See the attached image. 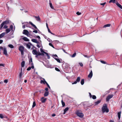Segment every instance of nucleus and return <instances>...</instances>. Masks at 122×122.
<instances>
[{"label":"nucleus","instance_id":"nucleus-1","mask_svg":"<svg viewBox=\"0 0 122 122\" xmlns=\"http://www.w3.org/2000/svg\"><path fill=\"white\" fill-rule=\"evenodd\" d=\"M102 111L103 113H104L105 112L107 113L109 112V109L107 108V105L106 104H103L102 108Z\"/></svg>","mask_w":122,"mask_h":122},{"label":"nucleus","instance_id":"nucleus-2","mask_svg":"<svg viewBox=\"0 0 122 122\" xmlns=\"http://www.w3.org/2000/svg\"><path fill=\"white\" fill-rule=\"evenodd\" d=\"M10 22V21L8 20H6L3 22L0 25V29H1L4 25L9 24Z\"/></svg>","mask_w":122,"mask_h":122},{"label":"nucleus","instance_id":"nucleus-3","mask_svg":"<svg viewBox=\"0 0 122 122\" xmlns=\"http://www.w3.org/2000/svg\"><path fill=\"white\" fill-rule=\"evenodd\" d=\"M77 115L81 118H82L84 116V115L83 113L79 112L78 111H77L76 112Z\"/></svg>","mask_w":122,"mask_h":122},{"label":"nucleus","instance_id":"nucleus-4","mask_svg":"<svg viewBox=\"0 0 122 122\" xmlns=\"http://www.w3.org/2000/svg\"><path fill=\"white\" fill-rule=\"evenodd\" d=\"M23 33L24 34L27 35V36H28V35L29 34V32L27 30H24L23 31Z\"/></svg>","mask_w":122,"mask_h":122},{"label":"nucleus","instance_id":"nucleus-5","mask_svg":"<svg viewBox=\"0 0 122 122\" xmlns=\"http://www.w3.org/2000/svg\"><path fill=\"white\" fill-rule=\"evenodd\" d=\"M113 95L112 94L109 95L106 98V101L107 102L109 101V99L112 98L113 97Z\"/></svg>","mask_w":122,"mask_h":122},{"label":"nucleus","instance_id":"nucleus-6","mask_svg":"<svg viewBox=\"0 0 122 122\" xmlns=\"http://www.w3.org/2000/svg\"><path fill=\"white\" fill-rule=\"evenodd\" d=\"M33 54L36 55V57H37L38 56V52H37L36 50H33L32 51Z\"/></svg>","mask_w":122,"mask_h":122},{"label":"nucleus","instance_id":"nucleus-7","mask_svg":"<svg viewBox=\"0 0 122 122\" xmlns=\"http://www.w3.org/2000/svg\"><path fill=\"white\" fill-rule=\"evenodd\" d=\"M22 68H21L20 70V73L19 74V77L20 79V81H21V78L22 77Z\"/></svg>","mask_w":122,"mask_h":122},{"label":"nucleus","instance_id":"nucleus-8","mask_svg":"<svg viewBox=\"0 0 122 122\" xmlns=\"http://www.w3.org/2000/svg\"><path fill=\"white\" fill-rule=\"evenodd\" d=\"M28 58L29 59V61L30 63V64L31 63V65H33L32 61V58L30 57H28Z\"/></svg>","mask_w":122,"mask_h":122},{"label":"nucleus","instance_id":"nucleus-9","mask_svg":"<svg viewBox=\"0 0 122 122\" xmlns=\"http://www.w3.org/2000/svg\"><path fill=\"white\" fill-rule=\"evenodd\" d=\"M24 47L23 46H19V50L20 51H24Z\"/></svg>","mask_w":122,"mask_h":122},{"label":"nucleus","instance_id":"nucleus-10","mask_svg":"<svg viewBox=\"0 0 122 122\" xmlns=\"http://www.w3.org/2000/svg\"><path fill=\"white\" fill-rule=\"evenodd\" d=\"M30 46H32V44L30 43L29 42L28 43V44H26V47L28 48V49H30Z\"/></svg>","mask_w":122,"mask_h":122},{"label":"nucleus","instance_id":"nucleus-11","mask_svg":"<svg viewBox=\"0 0 122 122\" xmlns=\"http://www.w3.org/2000/svg\"><path fill=\"white\" fill-rule=\"evenodd\" d=\"M92 70H91L90 73L88 75V78H91L92 76Z\"/></svg>","mask_w":122,"mask_h":122},{"label":"nucleus","instance_id":"nucleus-12","mask_svg":"<svg viewBox=\"0 0 122 122\" xmlns=\"http://www.w3.org/2000/svg\"><path fill=\"white\" fill-rule=\"evenodd\" d=\"M46 98H45L44 97H42L41 99V100L42 103L45 102L46 101Z\"/></svg>","mask_w":122,"mask_h":122},{"label":"nucleus","instance_id":"nucleus-13","mask_svg":"<svg viewBox=\"0 0 122 122\" xmlns=\"http://www.w3.org/2000/svg\"><path fill=\"white\" fill-rule=\"evenodd\" d=\"M43 79L44 80H41L40 82L41 84L43 83L44 84H46L47 82L43 78Z\"/></svg>","mask_w":122,"mask_h":122},{"label":"nucleus","instance_id":"nucleus-14","mask_svg":"<svg viewBox=\"0 0 122 122\" xmlns=\"http://www.w3.org/2000/svg\"><path fill=\"white\" fill-rule=\"evenodd\" d=\"M29 23L35 29H36L37 28L35 25H34L30 21L29 22Z\"/></svg>","mask_w":122,"mask_h":122},{"label":"nucleus","instance_id":"nucleus-15","mask_svg":"<svg viewBox=\"0 0 122 122\" xmlns=\"http://www.w3.org/2000/svg\"><path fill=\"white\" fill-rule=\"evenodd\" d=\"M31 67H28L27 69V70L29 71L31 69V68L33 69L34 68V66L33 65H31Z\"/></svg>","mask_w":122,"mask_h":122},{"label":"nucleus","instance_id":"nucleus-16","mask_svg":"<svg viewBox=\"0 0 122 122\" xmlns=\"http://www.w3.org/2000/svg\"><path fill=\"white\" fill-rule=\"evenodd\" d=\"M5 32H3L0 34V39L3 37L5 35Z\"/></svg>","mask_w":122,"mask_h":122},{"label":"nucleus","instance_id":"nucleus-17","mask_svg":"<svg viewBox=\"0 0 122 122\" xmlns=\"http://www.w3.org/2000/svg\"><path fill=\"white\" fill-rule=\"evenodd\" d=\"M31 40L33 42H34L36 43L37 44L38 43V41L36 39H31Z\"/></svg>","mask_w":122,"mask_h":122},{"label":"nucleus","instance_id":"nucleus-18","mask_svg":"<svg viewBox=\"0 0 122 122\" xmlns=\"http://www.w3.org/2000/svg\"><path fill=\"white\" fill-rule=\"evenodd\" d=\"M116 4L121 9H122V6L118 2L116 3Z\"/></svg>","mask_w":122,"mask_h":122},{"label":"nucleus","instance_id":"nucleus-19","mask_svg":"<svg viewBox=\"0 0 122 122\" xmlns=\"http://www.w3.org/2000/svg\"><path fill=\"white\" fill-rule=\"evenodd\" d=\"M23 39L24 41H29V39L26 37H24L22 38Z\"/></svg>","mask_w":122,"mask_h":122},{"label":"nucleus","instance_id":"nucleus-20","mask_svg":"<svg viewBox=\"0 0 122 122\" xmlns=\"http://www.w3.org/2000/svg\"><path fill=\"white\" fill-rule=\"evenodd\" d=\"M121 112H118L117 113L118 117V118L119 120H120L121 117Z\"/></svg>","mask_w":122,"mask_h":122},{"label":"nucleus","instance_id":"nucleus-21","mask_svg":"<svg viewBox=\"0 0 122 122\" xmlns=\"http://www.w3.org/2000/svg\"><path fill=\"white\" fill-rule=\"evenodd\" d=\"M101 100H99L95 102L94 103L95 105H97L98 104L100 103L101 102Z\"/></svg>","mask_w":122,"mask_h":122},{"label":"nucleus","instance_id":"nucleus-22","mask_svg":"<svg viewBox=\"0 0 122 122\" xmlns=\"http://www.w3.org/2000/svg\"><path fill=\"white\" fill-rule=\"evenodd\" d=\"M25 62L24 61H22L21 63V66L22 67H23L25 66Z\"/></svg>","mask_w":122,"mask_h":122},{"label":"nucleus","instance_id":"nucleus-23","mask_svg":"<svg viewBox=\"0 0 122 122\" xmlns=\"http://www.w3.org/2000/svg\"><path fill=\"white\" fill-rule=\"evenodd\" d=\"M48 92H45L44 94L45 97H46L49 94Z\"/></svg>","mask_w":122,"mask_h":122},{"label":"nucleus","instance_id":"nucleus-24","mask_svg":"<svg viewBox=\"0 0 122 122\" xmlns=\"http://www.w3.org/2000/svg\"><path fill=\"white\" fill-rule=\"evenodd\" d=\"M10 31V28H7L5 30L6 33H9Z\"/></svg>","mask_w":122,"mask_h":122},{"label":"nucleus","instance_id":"nucleus-25","mask_svg":"<svg viewBox=\"0 0 122 122\" xmlns=\"http://www.w3.org/2000/svg\"><path fill=\"white\" fill-rule=\"evenodd\" d=\"M69 109V108L68 107H67L64 110V112L63 113V114H65L66 113V112Z\"/></svg>","mask_w":122,"mask_h":122},{"label":"nucleus","instance_id":"nucleus-26","mask_svg":"<svg viewBox=\"0 0 122 122\" xmlns=\"http://www.w3.org/2000/svg\"><path fill=\"white\" fill-rule=\"evenodd\" d=\"M10 29L13 32L14 31L13 30V26L12 25H11L10 26Z\"/></svg>","mask_w":122,"mask_h":122},{"label":"nucleus","instance_id":"nucleus-27","mask_svg":"<svg viewBox=\"0 0 122 122\" xmlns=\"http://www.w3.org/2000/svg\"><path fill=\"white\" fill-rule=\"evenodd\" d=\"M111 24H108L104 25L103 27H110V26Z\"/></svg>","mask_w":122,"mask_h":122},{"label":"nucleus","instance_id":"nucleus-28","mask_svg":"<svg viewBox=\"0 0 122 122\" xmlns=\"http://www.w3.org/2000/svg\"><path fill=\"white\" fill-rule=\"evenodd\" d=\"M53 57L58 62L61 63V62L60 60L57 58H56V57Z\"/></svg>","mask_w":122,"mask_h":122},{"label":"nucleus","instance_id":"nucleus-29","mask_svg":"<svg viewBox=\"0 0 122 122\" xmlns=\"http://www.w3.org/2000/svg\"><path fill=\"white\" fill-rule=\"evenodd\" d=\"M8 46L9 47L11 48H14V46L12 44H9L8 45Z\"/></svg>","mask_w":122,"mask_h":122},{"label":"nucleus","instance_id":"nucleus-30","mask_svg":"<svg viewBox=\"0 0 122 122\" xmlns=\"http://www.w3.org/2000/svg\"><path fill=\"white\" fill-rule=\"evenodd\" d=\"M84 80L83 79H82L81 81V85H83L84 83Z\"/></svg>","mask_w":122,"mask_h":122},{"label":"nucleus","instance_id":"nucleus-31","mask_svg":"<svg viewBox=\"0 0 122 122\" xmlns=\"http://www.w3.org/2000/svg\"><path fill=\"white\" fill-rule=\"evenodd\" d=\"M80 77H77L76 80V81L77 82H79L80 80Z\"/></svg>","mask_w":122,"mask_h":122},{"label":"nucleus","instance_id":"nucleus-32","mask_svg":"<svg viewBox=\"0 0 122 122\" xmlns=\"http://www.w3.org/2000/svg\"><path fill=\"white\" fill-rule=\"evenodd\" d=\"M49 5H50V6L51 8V9H54V7L52 6V4L51 2L50 3Z\"/></svg>","mask_w":122,"mask_h":122},{"label":"nucleus","instance_id":"nucleus-33","mask_svg":"<svg viewBox=\"0 0 122 122\" xmlns=\"http://www.w3.org/2000/svg\"><path fill=\"white\" fill-rule=\"evenodd\" d=\"M44 54H45L48 57V59H49L50 58V56H49V55L48 54V53H47L46 52H45Z\"/></svg>","mask_w":122,"mask_h":122},{"label":"nucleus","instance_id":"nucleus-34","mask_svg":"<svg viewBox=\"0 0 122 122\" xmlns=\"http://www.w3.org/2000/svg\"><path fill=\"white\" fill-rule=\"evenodd\" d=\"M44 53H41L40 52H39V56L40 55H41L42 56H44Z\"/></svg>","mask_w":122,"mask_h":122},{"label":"nucleus","instance_id":"nucleus-35","mask_svg":"<svg viewBox=\"0 0 122 122\" xmlns=\"http://www.w3.org/2000/svg\"><path fill=\"white\" fill-rule=\"evenodd\" d=\"M36 105V103L34 101L33 103L32 107H34Z\"/></svg>","mask_w":122,"mask_h":122},{"label":"nucleus","instance_id":"nucleus-36","mask_svg":"<svg viewBox=\"0 0 122 122\" xmlns=\"http://www.w3.org/2000/svg\"><path fill=\"white\" fill-rule=\"evenodd\" d=\"M61 102L62 103V104L63 107L65 105V103L63 102L62 100L61 101Z\"/></svg>","mask_w":122,"mask_h":122},{"label":"nucleus","instance_id":"nucleus-37","mask_svg":"<svg viewBox=\"0 0 122 122\" xmlns=\"http://www.w3.org/2000/svg\"><path fill=\"white\" fill-rule=\"evenodd\" d=\"M116 0H111L109 2V3H111V2H112L113 3H115Z\"/></svg>","mask_w":122,"mask_h":122},{"label":"nucleus","instance_id":"nucleus-38","mask_svg":"<svg viewBox=\"0 0 122 122\" xmlns=\"http://www.w3.org/2000/svg\"><path fill=\"white\" fill-rule=\"evenodd\" d=\"M76 53H75L73 54V55L72 56H71L72 57H74L76 56Z\"/></svg>","mask_w":122,"mask_h":122},{"label":"nucleus","instance_id":"nucleus-39","mask_svg":"<svg viewBox=\"0 0 122 122\" xmlns=\"http://www.w3.org/2000/svg\"><path fill=\"white\" fill-rule=\"evenodd\" d=\"M40 50L41 52L42 53H45V52H45L41 48L40 49Z\"/></svg>","mask_w":122,"mask_h":122},{"label":"nucleus","instance_id":"nucleus-40","mask_svg":"<svg viewBox=\"0 0 122 122\" xmlns=\"http://www.w3.org/2000/svg\"><path fill=\"white\" fill-rule=\"evenodd\" d=\"M49 45L50 46H51V47H52L53 48H54V46H53V45L51 43H49Z\"/></svg>","mask_w":122,"mask_h":122},{"label":"nucleus","instance_id":"nucleus-41","mask_svg":"<svg viewBox=\"0 0 122 122\" xmlns=\"http://www.w3.org/2000/svg\"><path fill=\"white\" fill-rule=\"evenodd\" d=\"M0 117L2 119L4 118V117L2 114H0Z\"/></svg>","mask_w":122,"mask_h":122},{"label":"nucleus","instance_id":"nucleus-42","mask_svg":"<svg viewBox=\"0 0 122 122\" xmlns=\"http://www.w3.org/2000/svg\"><path fill=\"white\" fill-rule=\"evenodd\" d=\"M92 98L93 99H96V97L95 96L93 95L92 96Z\"/></svg>","mask_w":122,"mask_h":122},{"label":"nucleus","instance_id":"nucleus-43","mask_svg":"<svg viewBox=\"0 0 122 122\" xmlns=\"http://www.w3.org/2000/svg\"><path fill=\"white\" fill-rule=\"evenodd\" d=\"M100 61L102 63H103V64H106V62L104 61Z\"/></svg>","mask_w":122,"mask_h":122},{"label":"nucleus","instance_id":"nucleus-44","mask_svg":"<svg viewBox=\"0 0 122 122\" xmlns=\"http://www.w3.org/2000/svg\"><path fill=\"white\" fill-rule=\"evenodd\" d=\"M55 69L56 71H60V70L57 68H56V67L55 68Z\"/></svg>","mask_w":122,"mask_h":122},{"label":"nucleus","instance_id":"nucleus-45","mask_svg":"<svg viewBox=\"0 0 122 122\" xmlns=\"http://www.w3.org/2000/svg\"><path fill=\"white\" fill-rule=\"evenodd\" d=\"M8 27L7 25H5L3 27V28L4 29H7L8 28Z\"/></svg>","mask_w":122,"mask_h":122},{"label":"nucleus","instance_id":"nucleus-46","mask_svg":"<svg viewBox=\"0 0 122 122\" xmlns=\"http://www.w3.org/2000/svg\"><path fill=\"white\" fill-rule=\"evenodd\" d=\"M76 14L78 15H79L81 14V13H80L78 11L76 12Z\"/></svg>","mask_w":122,"mask_h":122},{"label":"nucleus","instance_id":"nucleus-47","mask_svg":"<svg viewBox=\"0 0 122 122\" xmlns=\"http://www.w3.org/2000/svg\"><path fill=\"white\" fill-rule=\"evenodd\" d=\"M46 84L48 87L50 89L51 88L50 87V86H49V84H48L47 82L46 83Z\"/></svg>","mask_w":122,"mask_h":122},{"label":"nucleus","instance_id":"nucleus-48","mask_svg":"<svg viewBox=\"0 0 122 122\" xmlns=\"http://www.w3.org/2000/svg\"><path fill=\"white\" fill-rule=\"evenodd\" d=\"M4 82L5 83H7L8 82V80L7 79L5 80H4Z\"/></svg>","mask_w":122,"mask_h":122},{"label":"nucleus","instance_id":"nucleus-49","mask_svg":"<svg viewBox=\"0 0 122 122\" xmlns=\"http://www.w3.org/2000/svg\"><path fill=\"white\" fill-rule=\"evenodd\" d=\"M84 56L85 57H86L88 58H89L90 57V56H88L87 55H84Z\"/></svg>","mask_w":122,"mask_h":122},{"label":"nucleus","instance_id":"nucleus-50","mask_svg":"<svg viewBox=\"0 0 122 122\" xmlns=\"http://www.w3.org/2000/svg\"><path fill=\"white\" fill-rule=\"evenodd\" d=\"M41 44L40 43H39V48L41 47Z\"/></svg>","mask_w":122,"mask_h":122},{"label":"nucleus","instance_id":"nucleus-51","mask_svg":"<svg viewBox=\"0 0 122 122\" xmlns=\"http://www.w3.org/2000/svg\"><path fill=\"white\" fill-rule=\"evenodd\" d=\"M79 64L81 66H83V64L82 63H79Z\"/></svg>","mask_w":122,"mask_h":122},{"label":"nucleus","instance_id":"nucleus-52","mask_svg":"<svg viewBox=\"0 0 122 122\" xmlns=\"http://www.w3.org/2000/svg\"><path fill=\"white\" fill-rule=\"evenodd\" d=\"M21 53V54L22 55H24V51H20Z\"/></svg>","mask_w":122,"mask_h":122},{"label":"nucleus","instance_id":"nucleus-53","mask_svg":"<svg viewBox=\"0 0 122 122\" xmlns=\"http://www.w3.org/2000/svg\"><path fill=\"white\" fill-rule=\"evenodd\" d=\"M33 32H35L36 33H37V30H34L33 31Z\"/></svg>","mask_w":122,"mask_h":122},{"label":"nucleus","instance_id":"nucleus-54","mask_svg":"<svg viewBox=\"0 0 122 122\" xmlns=\"http://www.w3.org/2000/svg\"><path fill=\"white\" fill-rule=\"evenodd\" d=\"M106 3L105 2V3H101V4H100V5H105Z\"/></svg>","mask_w":122,"mask_h":122},{"label":"nucleus","instance_id":"nucleus-55","mask_svg":"<svg viewBox=\"0 0 122 122\" xmlns=\"http://www.w3.org/2000/svg\"><path fill=\"white\" fill-rule=\"evenodd\" d=\"M77 82L76 81H75L73 83H72V84H76Z\"/></svg>","mask_w":122,"mask_h":122},{"label":"nucleus","instance_id":"nucleus-56","mask_svg":"<svg viewBox=\"0 0 122 122\" xmlns=\"http://www.w3.org/2000/svg\"><path fill=\"white\" fill-rule=\"evenodd\" d=\"M45 90L46 91V92H48L47 91H48V88L46 87L45 88Z\"/></svg>","mask_w":122,"mask_h":122},{"label":"nucleus","instance_id":"nucleus-57","mask_svg":"<svg viewBox=\"0 0 122 122\" xmlns=\"http://www.w3.org/2000/svg\"><path fill=\"white\" fill-rule=\"evenodd\" d=\"M89 96H90V97L91 98L92 97V95L91 93L90 92H89Z\"/></svg>","mask_w":122,"mask_h":122},{"label":"nucleus","instance_id":"nucleus-58","mask_svg":"<svg viewBox=\"0 0 122 122\" xmlns=\"http://www.w3.org/2000/svg\"><path fill=\"white\" fill-rule=\"evenodd\" d=\"M53 57H54V56H55V57H58V56H57V55L55 54V55H53Z\"/></svg>","mask_w":122,"mask_h":122},{"label":"nucleus","instance_id":"nucleus-59","mask_svg":"<svg viewBox=\"0 0 122 122\" xmlns=\"http://www.w3.org/2000/svg\"><path fill=\"white\" fill-rule=\"evenodd\" d=\"M3 40H0V44H1L3 42Z\"/></svg>","mask_w":122,"mask_h":122},{"label":"nucleus","instance_id":"nucleus-60","mask_svg":"<svg viewBox=\"0 0 122 122\" xmlns=\"http://www.w3.org/2000/svg\"><path fill=\"white\" fill-rule=\"evenodd\" d=\"M47 29L48 30V32L49 33H51V32L50 31V29H49V28H48Z\"/></svg>","mask_w":122,"mask_h":122},{"label":"nucleus","instance_id":"nucleus-61","mask_svg":"<svg viewBox=\"0 0 122 122\" xmlns=\"http://www.w3.org/2000/svg\"><path fill=\"white\" fill-rule=\"evenodd\" d=\"M46 26L47 29L49 28L48 27V25L47 23H46Z\"/></svg>","mask_w":122,"mask_h":122},{"label":"nucleus","instance_id":"nucleus-62","mask_svg":"<svg viewBox=\"0 0 122 122\" xmlns=\"http://www.w3.org/2000/svg\"><path fill=\"white\" fill-rule=\"evenodd\" d=\"M4 66V65L3 64H0V66Z\"/></svg>","mask_w":122,"mask_h":122},{"label":"nucleus","instance_id":"nucleus-63","mask_svg":"<svg viewBox=\"0 0 122 122\" xmlns=\"http://www.w3.org/2000/svg\"><path fill=\"white\" fill-rule=\"evenodd\" d=\"M56 116V115L55 114H53L52 115V117H54V116Z\"/></svg>","mask_w":122,"mask_h":122},{"label":"nucleus","instance_id":"nucleus-64","mask_svg":"<svg viewBox=\"0 0 122 122\" xmlns=\"http://www.w3.org/2000/svg\"><path fill=\"white\" fill-rule=\"evenodd\" d=\"M25 25H23L22 26V28L23 29H25Z\"/></svg>","mask_w":122,"mask_h":122}]
</instances>
